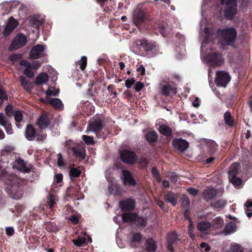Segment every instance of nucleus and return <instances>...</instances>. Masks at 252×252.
Listing matches in <instances>:
<instances>
[{
    "label": "nucleus",
    "instance_id": "f257e3e1",
    "mask_svg": "<svg viewBox=\"0 0 252 252\" xmlns=\"http://www.w3.org/2000/svg\"><path fill=\"white\" fill-rule=\"evenodd\" d=\"M237 0H221V3L225 6L224 16L228 19L233 18L237 11Z\"/></svg>",
    "mask_w": 252,
    "mask_h": 252
},
{
    "label": "nucleus",
    "instance_id": "f03ea898",
    "mask_svg": "<svg viewBox=\"0 0 252 252\" xmlns=\"http://www.w3.org/2000/svg\"><path fill=\"white\" fill-rule=\"evenodd\" d=\"M220 36L221 37V44L229 45L236 39L237 32L233 28H227L221 32Z\"/></svg>",
    "mask_w": 252,
    "mask_h": 252
},
{
    "label": "nucleus",
    "instance_id": "7ed1b4c3",
    "mask_svg": "<svg viewBox=\"0 0 252 252\" xmlns=\"http://www.w3.org/2000/svg\"><path fill=\"white\" fill-rule=\"evenodd\" d=\"M231 77L229 74L224 71H218L216 72L215 83L217 86L226 87Z\"/></svg>",
    "mask_w": 252,
    "mask_h": 252
},
{
    "label": "nucleus",
    "instance_id": "20e7f679",
    "mask_svg": "<svg viewBox=\"0 0 252 252\" xmlns=\"http://www.w3.org/2000/svg\"><path fill=\"white\" fill-rule=\"evenodd\" d=\"M40 130V128L35 130L34 127H27L25 131L27 139L29 140H32L35 137H36L37 140H43L45 138V136L39 133V131Z\"/></svg>",
    "mask_w": 252,
    "mask_h": 252
},
{
    "label": "nucleus",
    "instance_id": "39448f33",
    "mask_svg": "<svg viewBox=\"0 0 252 252\" xmlns=\"http://www.w3.org/2000/svg\"><path fill=\"white\" fill-rule=\"evenodd\" d=\"M27 42V38L23 34H18L13 39L9 47L10 51L14 50L24 46Z\"/></svg>",
    "mask_w": 252,
    "mask_h": 252
},
{
    "label": "nucleus",
    "instance_id": "423d86ee",
    "mask_svg": "<svg viewBox=\"0 0 252 252\" xmlns=\"http://www.w3.org/2000/svg\"><path fill=\"white\" fill-rule=\"evenodd\" d=\"M120 157L124 162L129 164L134 163L137 160L136 156L134 153L126 150L121 151Z\"/></svg>",
    "mask_w": 252,
    "mask_h": 252
},
{
    "label": "nucleus",
    "instance_id": "0eeeda50",
    "mask_svg": "<svg viewBox=\"0 0 252 252\" xmlns=\"http://www.w3.org/2000/svg\"><path fill=\"white\" fill-rule=\"evenodd\" d=\"M45 47L43 45L38 44L34 46L30 51V56L31 59H36L44 56Z\"/></svg>",
    "mask_w": 252,
    "mask_h": 252
},
{
    "label": "nucleus",
    "instance_id": "6e6552de",
    "mask_svg": "<svg viewBox=\"0 0 252 252\" xmlns=\"http://www.w3.org/2000/svg\"><path fill=\"white\" fill-rule=\"evenodd\" d=\"M145 19L144 11L140 8L136 9L133 13V21L134 23L139 27L141 22Z\"/></svg>",
    "mask_w": 252,
    "mask_h": 252
},
{
    "label": "nucleus",
    "instance_id": "1a4fd4ad",
    "mask_svg": "<svg viewBox=\"0 0 252 252\" xmlns=\"http://www.w3.org/2000/svg\"><path fill=\"white\" fill-rule=\"evenodd\" d=\"M172 144L175 149L182 152H184L189 147V143L181 138L174 139Z\"/></svg>",
    "mask_w": 252,
    "mask_h": 252
},
{
    "label": "nucleus",
    "instance_id": "9d476101",
    "mask_svg": "<svg viewBox=\"0 0 252 252\" xmlns=\"http://www.w3.org/2000/svg\"><path fill=\"white\" fill-rule=\"evenodd\" d=\"M121 179L126 185L134 186L136 185V182L133 178L131 173L128 170H123Z\"/></svg>",
    "mask_w": 252,
    "mask_h": 252
},
{
    "label": "nucleus",
    "instance_id": "9b49d317",
    "mask_svg": "<svg viewBox=\"0 0 252 252\" xmlns=\"http://www.w3.org/2000/svg\"><path fill=\"white\" fill-rule=\"evenodd\" d=\"M208 62H213L216 65H220L223 62V59L221 55L216 52H213L212 54H208L206 58Z\"/></svg>",
    "mask_w": 252,
    "mask_h": 252
},
{
    "label": "nucleus",
    "instance_id": "f8f14e48",
    "mask_svg": "<svg viewBox=\"0 0 252 252\" xmlns=\"http://www.w3.org/2000/svg\"><path fill=\"white\" fill-rule=\"evenodd\" d=\"M18 26V21L14 19L13 17H10L5 27L4 34L5 36L9 35L14 29Z\"/></svg>",
    "mask_w": 252,
    "mask_h": 252
},
{
    "label": "nucleus",
    "instance_id": "ddd939ff",
    "mask_svg": "<svg viewBox=\"0 0 252 252\" xmlns=\"http://www.w3.org/2000/svg\"><path fill=\"white\" fill-rule=\"evenodd\" d=\"M211 227V223L208 221H201L197 225V229L203 235L209 233Z\"/></svg>",
    "mask_w": 252,
    "mask_h": 252
},
{
    "label": "nucleus",
    "instance_id": "4468645a",
    "mask_svg": "<svg viewBox=\"0 0 252 252\" xmlns=\"http://www.w3.org/2000/svg\"><path fill=\"white\" fill-rule=\"evenodd\" d=\"M120 207L123 211H129L133 210L135 207V203L131 199L121 201Z\"/></svg>",
    "mask_w": 252,
    "mask_h": 252
},
{
    "label": "nucleus",
    "instance_id": "2eb2a0df",
    "mask_svg": "<svg viewBox=\"0 0 252 252\" xmlns=\"http://www.w3.org/2000/svg\"><path fill=\"white\" fill-rule=\"evenodd\" d=\"M9 194L11 197L14 199H20L23 195L21 189L17 186H12Z\"/></svg>",
    "mask_w": 252,
    "mask_h": 252
},
{
    "label": "nucleus",
    "instance_id": "dca6fc26",
    "mask_svg": "<svg viewBox=\"0 0 252 252\" xmlns=\"http://www.w3.org/2000/svg\"><path fill=\"white\" fill-rule=\"evenodd\" d=\"M203 198L208 201L214 198L217 195V190L213 188H208L203 192Z\"/></svg>",
    "mask_w": 252,
    "mask_h": 252
},
{
    "label": "nucleus",
    "instance_id": "f3484780",
    "mask_svg": "<svg viewBox=\"0 0 252 252\" xmlns=\"http://www.w3.org/2000/svg\"><path fill=\"white\" fill-rule=\"evenodd\" d=\"M20 82L22 87L26 91L30 92L32 89L33 84L24 76H22L20 77Z\"/></svg>",
    "mask_w": 252,
    "mask_h": 252
},
{
    "label": "nucleus",
    "instance_id": "a211bd4d",
    "mask_svg": "<svg viewBox=\"0 0 252 252\" xmlns=\"http://www.w3.org/2000/svg\"><path fill=\"white\" fill-rule=\"evenodd\" d=\"M48 102L56 109L62 110L63 105L62 101L58 98H51L47 100Z\"/></svg>",
    "mask_w": 252,
    "mask_h": 252
},
{
    "label": "nucleus",
    "instance_id": "6ab92c4d",
    "mask_svg": "<svg viewBox=\"0 0 252 252\" xmlns=\"http://www.w3.org/2000/svg\"><path fill=\"white\" fill-rule=\"evenodd\" d=\"M162 93L166 96L171 94H176L177 93V88L171 85H167L163 87Z\"/></svg>",
    "mask_w": 252,
    "mask_h": 252
},
{
    "label": "nucleus",
    "instance_id": "aec40b11",
    "mask_svg": "<svg viewBox=\"0 0 252 252\" xmlns=\"http://www.w3.org/2000/svg\"><path fill=\"white\" fill-rule=\"evenodd\" d=\"M177 239V237L176 234L175 233H172L168 235L167 237V248L169 251L172 252L173 251V247L172 245L175 243Z\"/></svg>",
    "mask_w": 252,
    "mask_h": 252
},
{
    "label": "nucleus",
    "instance_id": "412c9836",
    "mask_svg": "<svg viewBox=\"0 0 252 252\" xmlns=\"http://www.w3.org/2000/svg\"><path fill=\"white\" fill-rule=\"evenodd\" d=\"M164 200L171 203L173 205H175L177 203V196L173 192H169L164 196Z\"/></svg>",
    "mask_w": 252,
    "mask_h": 252
},
{
    "label": "nucleus",
    "instance_id": "4be33fe9",
    "mask_svg": "<svg viewBox=\"0 0 252 252\" xmlns=\"http://www.w3.org/2000/svg\"><path fill=\"white\" fill-rule=\"evenodd\" d=\"M48 80V76L46 73H40L36 77L35 83L37 85L46 84Z\"/></svg>",
    "mask_w": 252,
    "mask_h": 252
},
{
    "label": "nucleus",
    "instance_id": "5701e85b",
    "mask_svg": "<svg viewBox=\"0 0 252 252\" xmlns=\"http://www.w3.org/2000/svg\"><path fill=\"white\" fill-rule=\"evenodd\" d=\"M102 125H105L103 117L97 116L90 121L89 126H102Z\"/></svg>",
    "mask_w": 252,
    "mask_h": 252
},
{
    "label": "nucleus",
    "instance_id": "b1692460",
    "mask_svg": "<svg viewBox=\"0 0 252 252\" xmlns=\"http://www.w3.org/2000/svg\"><path fill=\"white\" fill-rule=\"evenodd\" d=\"M123 220L125 222H129L136 220L137 216L134 213H126L122 216Z\"/></svg>",
    "mask_w": 252,
    "mask_h": 252
},
{
    "label": "nucleus",
    "instance_id": "393cba45",
    "mask_svg": "<svg viewBox=\"0 0 252 252\" xmlns=\"http://www.w3.org/2000/svg\"><path fill=\"white\" fill-rule=\"evenodd\" d=\"M146 138L150 143H153L157 141L158 136L155 131H149L146 135Z\"/></svg>",
    "mask_w": 252,
    "mask_h": 252
},
{
    "label": "nucleus",
    "instance_id": "a878e982",
    "mask_svg": "<svg viewBox=\"0 0 252 252\" xmlns=\"http://www.w3.org/2000/svg\"><path fill=\"white\" fill-rule=\"evenodd\" d=\"M73 153L75 156L84 159L85 157V150L83 148H72Z\"/></svg>",
    "mask_w": 252,
    "mask_h": 252
},
{
    "label": "nucleus",
    "instance_id": "bb28decb",
    "mask_svg": "<svg viewBox=\"0 0 252 252\" xmlns=\"http://www.w3.org/2000/svg\"><path fill=\"white\" fill-rule=\"evenodd\" d=\"M226 204V201L224 200H220L214 203L211 204V207L217 211H219L222 209Z\"/></svg>",
    "mask_w": 252,
    "mask_h": 252
},
{
    "label": "nucleus",
    "instance_id": "cd10ccee",
    "mask_svg": "<svg viewBox=\"0 0 252 252\" xmlns=\"http://www.w3.org/2000/svg\"><path fill=\"white\" fill-rule=\"evenodd\" d=\"M37 125L38 126H48L49 125L47 116L44 115L40 116L38 119Z\"/></svg>",
    "mask_w": 252,
    "mask_h": 252
},
{
    "label": "nucleus",
    "instance_id": "c85d7f7f",
    "mask_svg": "<svg viewBox=\"0 0 252 252\" xmlns=\"http://www.w3.org/2000/svg\"><path fill=\"white\" fill-rule=\"evenodd\" d=\"M146 250L149 252H153L156 250V245L153 239H149L147 241Z\"/></svg>",
    "mask_w": 252,
    "mask_h": 252
},
{
    "label": "nucleus",
    "instance_id": "c756f323",
    "mask_svg": "<svg viewBox=\"0 0 252 252\" xmlns=\"http://www.w3.org/2000/svg\"><path fill=\"white\" fill-rule=\"evenodd\" d=\"M236 228V225L233 222L228 223L224 228V233L225 235H228L233 232Z\"/></svg>",
    "mask_w": 252,
    "mask_h": 252
},
{
    "label": "nucleus",
    "instance_id": "7c9ffc66",
    "mask_svg": "<svg viewBox=\"0 0 252 252\" xmlns=\"http://www.w3.org/2000/svg\"><path fill=\"white\" fill-rule=\"evenodd\" d=\"M103 127H89L86 132L89 133V132H94L97 137H100L101 135L99 134L100 131L102 129Z\"/></svg>",
    "mask_w": 252,
    "mask_h": 252
},
{
    "label": "nucleus",
    "instance_id": "2f4dec72",
    "mask_svg": "<svg viewBox=\"0 0 252 252\" xmlns=\"http://www.w3.org/2000/svg\"><path fill=\"white\" fill-rule=\"evenodd\" d=\"M224 120L225 124L229 126L233 125V120L231 117L230 112L227 111L224 114Z\"/></svg>",
    "mask_w": 252,
    "mask_h": 252
},
{
    "label": "nucleus",
    "instance_id": "473e14b6",
    "mask_svg": "<svg viewBox=\"0 0 252 252\" xmlns=\"http://www.w3.org/2000/svg\"><path fill=\"white\" fill-rule=\"evenodd\" d=\"M245 210L248 217H252V201H248L245 203Z\"/></svg>",
    "mask_w": 252,
    "mask_h": 252
},
{
    "label": "nucleus",
    "instance_id": "72a5a7b5",
    "mask_svg": "<svg viewBox=\"0 0 252 252\" xmlns=\"http://www.w3.org/2000/svg\"><path fill=\"white\" fill-rule=\"evenodd\" d=\"M239 164L237 163H233L230 167L228 173L230 176L235 175L238 172Z\"/></svg>",
    "mask_w": 252,
    "mask_h": 252
},
{
    "label": "nucleus",
    "instance_id": "f704fd0d",
    "mask_svg": "<svg viewBox=\"0 0 252 252\" xmlns=\"http://www.w3.org/2000/svg\"><path fill=\"white\" fill-rule=\"evenodd\" d=\"M141 239V235L139 233L134 234L131 238L130 245L132 247L136 246V243L139 242Z\"/></svg>",
    "mask_w": 252,
    "mask_h": 252
},
{
    "label": "nucleus",
    "instance_id": "c9c22d12",
    "mask_svg": "<svg viewBox=\"0 0 252 252\" xmlns=\"http://www.w3.org/2000/svg\"><path fill=\"white\" fill-rule=\"evenodd\" d=\"M140 45L144 48L145 51H151L153 49V45L150 43H148L147 40H141L140 41Z\"/></svg>",
    "mask_w": 252,
    "mask_h": 252
},
{
    "label": "nucleus",
    "instance_id": "e433bc0d",
    "mask_svg": "<svg viewBox=\"0 0 252 252\" xmlns=\"http://www.w3.org/2000/svg\"><path fill=\"white\" fill-rule=\"evenodd\" d=\"M58 199L56 196L49 195L48 197V204L50 208H52L55 204H56V202Z\"/></svg>",
    "mask_w": 252,
    "mask_h": 252
},
{
    "label": "nucleus",
    "instance_id": "4c0bfd02",
    "mask_svg": "<svg viewBox=\"0 0 252 252\" xmlns=\"http://www.w3.org/2000/svg\"><path fill=\"white\" fill-rule=\"evenodd\" d=\"M160 132L167 136L171 135L172 129L169 127H159Z\"/></svg>",
    "mask_w": 252,
    "mask_h": 252
},
{
    "label": "nucleus",
    "instance_id": "58836bf2",
    "mask_svg": "<svg viewBox=\"0 0 252 252\" xmlns=\"http://www.w3.org/2000/svg\"><path fill=\"white\" fill-rule=\"evenodd\" d=\"M59 93V89H56L54 87H50L48 90L46 92V94L48 95H53L56 96L58 95Z\"/></svg>",
    "mask_w": 252,
    "mask_h": 252
},
{
    "label": "nucleus",
    "instance_id": "ea45409f",
    "mask_svg": "<svg viewBox=\"0 0 252 252\" xmlns=\"http://www.w3.org/2000/svg\"><path fill=\"white\" fill-rule=\"evenodd\" d=\"M86 242V239L81 236L78 237L76 240H73V242L75 245L78 247L82 246Z\"/></svg>",
    "mask_w": 252,
    "mask_h": 252
},
{
    "label": "nucleus",
    "instance_id": "a19ab883",
    "mask_svg": "<svg viewBox=\"0 0 252 252\" xmlns=\"http://www.w3.org/2000/svg\"><path fill=\"white\" fill-rule=\"evenodd\" d=\"M214 226H215V228H217V229H219V228H220L223 224V220L220 218H216L214 220Z\"/></svg>",
    "mask_w": 252,
    "mask_h": 252
},
{
    "label": "nucleus",
    "instance_id": "79ce46f5",
    "mask_svg": "<svg viewBox=\"0 0 252 252\" xmlns=\"http://www.w3.org/2000/svg\"><path fill=\"white\" fill-rule=\"evenodd\" d=\"M15 120L16 122L20 123L23 120V115L21 111H16L14 113Z\"/></svg>",
    "mask_w": 252,
    "mask_h": 252
},
{
    "label": "nucleus",
    "instance_id": "37998d69",
    "mask_svg": "<svg viewBox=\"0 0 252 252\" xmlns=\"http://www.w3.org/2000/svg\"><path fill=\"white\" fill-rule=\"evenodd\" d=\"M81 172L80 171L76 168H71L70 170L69 175L71 178L78 177Z\"/></svg>",
    "mask_w": 252,
    "mask_h": 252
},
{
    "label": "nucleus",
    "instance_id": "c03bdc74",
    "mask_svg": "<svg viewBox=\"0 0 252 252\" xmlns=\"http://www.w3.org/2000/svg\"><path fill=\"white\" fill-rule=\"evenodd\" d=\"M188 232L189 237L192 239L195 238V234L193 233V225L192 220H190V223L188 228Z\"/></svg>",
    "mask_w": 252,
    "mask_h": 252
},
{
    "label": "nucleus",
    "instance_id": "a18cd8bd",
    "mask_svg": "<svg viewBox=\"0 0 252 252\" xmlns=\"http://www.w3.org/2000/svg\"><path fill=\"white\" fill-rule=\"evenodd\" d=\"M182 206L185 209H189L190 206V201L187 196H184L182 199Z\"/></svg>",
    "mask_w": 252,
    "mask_h": 252
},
{
    "label": "nucleus",
    "instance_id": "49530a36",
    "mask_svg": "<svg viewBox=\"0 0 252 252\" xmlns=\"http://www.w3.org/2000/svg\"><path fill=\"white\" fill-rule=\"evenodd\" d=\"M232 176L231 182L235 186H239L242 185V181L240 178L235 177V175Z\"/></svg>",
    "mask_w": 252,
    "mask_h": 252
},
{
    "label": "nucleus",
    "instance_id": "de8ad7c7",
    "mask_svg": "<svg viewBox=\"0 0 252 252\" xmlns=\"http://www.w3.org/2000/svg\"><path fill=\"white\" fill-rule=\"evenodd\" d=\"M87 58L86 57H82L80 59L79 65L80 68L82 70H83L85 69L87 65Z\"/></svg>",
    "mask_w": 252,
    "mask_h": 252
},
{
    "label": "nucleus",
    "instance_id": "09e8293b",
    "mask_svg": "<svg viewBox=\"0 0 252 252\" xmlns=\"http://www.w3.org/2000/svg\"><path fill=\"white\" fill-rule=\"evenodd\" d=\"M82 138L85 143L88 145L93 144L94 143L93 139L91 136L83 135Z\"/></svg>",
    "mask_w": 252,
    "mask_h": 252
},
{
    "label": "nucleus",
    "instance_id": "8fccbe9b",
    "mask_svg": "<svg viewBox=\"0 0 252 252\" xmlns=\"http://www.w3.org/2000/svg\"><path fill=\"white\" fill-rule=\"evenodd\" d=\"M231 252H242L241 247L238 244L232 245L230 249Z\"/></svg>",
    "mask_w": 252,
    "mask_h": 252
},
{
    "label": "nucleus",
    "instance_id": "3c124183",
    "mask_svg": "<svg viewBox=\"0 0 252 252\" xmlns=\"http://www.w3.org/2000/svg\"><path fill=\"white\" fill-rule=\"evenodd\" d=\"M135 81V80L133 78L128 79L125 82V85L128 89H129L132 86Z\"/></svg>",
    "mask_w": 252,
    "mask_h": 252
},
{
    "label": "nucleus",
    "instance_id": "603ef678",
    "mask_svg": "<svg viewBox=\"0 0 252 252\" xmlns=\"http://www.w3.org/2000/svg\"><path fill=\"white\" fill-rule=\"evenodd\" d=\"M152 173L155 176V177L157 179V180L159 182L161 180L160 176L159 175L158 171L156 167H153L152 169Z\"/></svg>",
    "mask_w": 252,
    "mask_h": 252
},
{
    "label": "nucleus",
    "instance_id": "864d4df0",
    "mask_svg": "<svg viewBox=\"0 0 252 252\" xmlns=\"http://www.w3.org/2000/svg\"><path fill=\"white\" fill-rule=\"evenodd\" d=\"M31 68H26L24 70L25 74L29 78H32L34 77V74L32 71L30 69Z\"/></svg>",
    "mask_w": 252,
    "mask_h": 252
},
{
    "label": "nucleus",
    "instance_id": "5fc2aeb1",
    "mask_svg": "<svg viewBox=\"0 0 252 252\" xmlns=\"http://www.w3.org/2000/svg\"><path fill=\"white\" fill-rule=\"evenodd\" d=\"M143 87H144L143 83H142L141 82L138 81L136 82V85L135 87V90L137 92H139L142 90V89L143 88Z\"/></svg>",
    "mask_w": 252,
    "mask_h": 252
},
{
    "label": "nucleus",
    "instance_id": "6e6d98bb",
    "mask_svg": "<svg viewBox=\"0 0 252 252\" xmlns=\"http://www.w3.org/2000/svg\"><path fill=\"white\" fill-rule=\"evenodd\" d=\"M204 142H206V146L208 148H214L216 146V143L214 141L208 140H204Z\"/></svg>",
    "mask_w": 252,
    "mask_h": 252
},
{
    "label": "nucleus",
    "instance_id": "4d7b16f0",
    "mask_svg": "<svg viewBox=\"0 0 252 252\" xmlns=\"http://www.w3.org/2000/svg\"><path fill=\"white\" fill-rule=\"evenodd\" d=\"M20 64L22 66H25L26 67V68L32 67V64L26 60L21 61Z\"/></svg>",
    "mask_w": 252,
    "mask_h": 252
},
{
    "label": "nucleus",
    "instance_id": "13d9d810",
    "mask_svg": "<svg viewBox=\"0 0 252 252\" xmlns=\"http://www.w3.org/2000/svg\"><path fill=\"white\" fill-rule=\"evenodd\" d=\"M188 192L191 195L195 196L198 193V190L194 189L193 188H189L188 189Z\"/></svg>",
    "mask_w": 252,
    "mask_h": 252
},
{
    "label": "nucleus",
    "instance_id": "bf43d9fd",
    "mask_svg": "<svg viewBox=\"0 0 252 252\" xmlns=\"http://www.w3.org/2000/svg\"><path fill=\"white\" fill-rule=\"evenodd\" d=\"M13 107L10 104H8L5 107V110L7 115L10 116L11 115Z\"/></svg>",
    "mask_w": 252,
    "mask_h": 252
},
{
    "label": "nucleus",
    "instance_id": "052dcab7",
    "mask_svg": "<svg viewBox=\"0 0 252 252\" xmlns=\"http://www.w3.org/2000/svg\"><path fill=\"white\" fill-rule=\"evenodd\" d=\"M63 160L61 153L58 154V165L59 166H62L63 165Z\"/></svg>",
    "mask_w": 252,
    "mask_h": 252
},
{
    "label": "nucleus",
    "instance_id": "680f3d73",
    "mask_svg": "<svg viewBox=\"0 0 252 252\" xmlns=\"http://www.w3.org/2000/svg\"><path fill=\"white\" fill-rule=\"evenodd\" d=\"M14 233V229L11 227L6 228V234L7 236H11Z\"/></svg>",
    "mask_w": 252,
    "mask_h": 252
},
{
    "label": "nucleus",
    "instance_id": "e2e57ef3",
    "mask_svg": "<svg viewBox=\"0 0 252 252\" xmlns=\"http://www.w3.org/2000/svg\"><path fill=\"white\" fill-rule=\"evenodd\" d=\"M200 248L201 249H205V251L208 252L210 250V247L208 244L203 242L200 244Z\"/></svg>",
    "mask_w": 252,
    "mask_h": 252
},
{
    "label": "nucleus",
    "instance_id": "0e129e2a",
    "mask_svg": "<svg viewBox=\"0 0 252 252\" xmlns=\"http://www.w3.org/2000/svg\"><path fill=\"white\" fill-rule=\"evenodd\" d=\"M7 99L8 97L7 95L2 93V94H0V105L3 102L4 100H6Z\"/></svg>",
    "mask_w": 252,
    "mask_h": 252
},
{
    "label": "nucleus",
    "instance_id": "69168bd1",
    "mask_svg": "<svg viewBox=\"0 0 252 252\" xmlns=\"http://www.w3.org/2000/svg\"><path fill=\"white\" fill-rule=\"evenodd\" d=\"M63 176L62 174H58L55 176V180L58 183H61L63 180Z\"/></svg>",
    "mask_w": 252,
    "mask_h": 252
},
{
    "label": "nucleus",
    "instance_id": "338daca9",
    "mask_svg": "<svg viewBox=\"0 0 252 252\" xmlns=\"http://www.w3.org/2000/svg\"><path fill=\"white\" fill-rule=\"evenodd\" d=\"M137 71L140 72L141 74L143 75L145 73V69L143 65H140L138 68H137Z\"/></svg>",
    "mask_w": 252,
    "mask_h": 252
},
{
    "label": "nucleus",
    "instance_id": "774afa93",
    "mask_svg": "<svg viewBox=\"0 0 252 252\" xmlns=\"http://www.w3.org/2000/svg\"><path fill=\"white\" fill-rule=\"evenodd\" d=\"M156 202L157 204L161 208H163L164 207V203L159 199L156 198L155 199Z\"/></svg>",
    "mask_w": 252,
    "mask_h": 252
}]
</instances>
